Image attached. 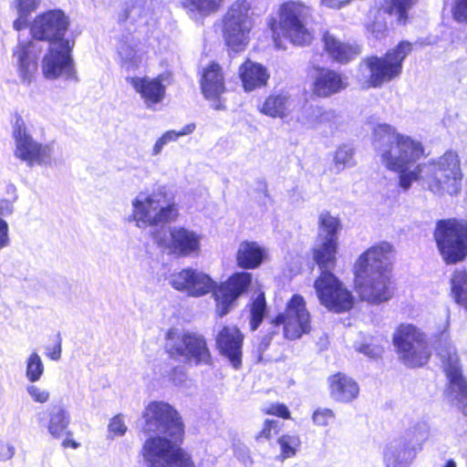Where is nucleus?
Segmentation results:
<instances>
[{"label": "nucleus", "mask_w": 467, "mask_h": 467, "mask_svg": "<svg viewBox=\"0 0 467 467\" xmlns=\"http://www.w3.org/2000/svg\"><path fill=\"white\" fill-rule=\"evenodd\" d=\"M252 275L247 272L236 273L227 281L215 286L213 280L203 272L185 268L172 273L169 284L176 290L192 296H202L213 291L216 302V313L220 317L228 314L236 299L248 288Z\"/></svg>", "instance_id": "f257e3e1"}, {"label": "nucleus", "mask_w": 467, "mask_h": 467, "mask_svg": "<svg viewBox=\"0 0 467 467\" xmlns=\"http://www.w3.org/2000/svg\"><path fill=\"white\" fill-rule=\"evenodd\" d=\"M391 245L387 242L368 248L356 263V290L361 300L379 305L394 292L391 281Z\"/></svg>", "instance_id": "f03ea898"}, {"label": "nucleus", "mask_w": 467, "mask_h": 467, "mask_svg": "<svg viewBox=\"0 0 467 467\" xmlns=\"http://www.w3.org/2000/svg\"><path fill=\"white\" fill-rule=\"evenodd\" d=\"M373 146L381 162L389 171L399 174V185L408 191L411 187L410 174L415 173L414 163L423 155L420 142L396 132L394 127L382 123L373 130Z\"/></svg>", "instance_id": "7ed1b4c3"}, {"label": "nucleus", "mask_w": 467, "mask_h": 467, "mask_svg": "<svg viewBox=\"0 0 467 467\" xmlns=\"http://www.w3.org/2000/svg\"><path fill=\"white\" fill-rule=\"evenodd\" d=\"M337 242L317 240L314 248V260L319 267L320 275L314 287L320 303L327 309L341 313L349 310L354 302L351 293L333 274L336 266Z\"/></svg>", "instance_id": "20e7f679"}, {"label": "nucleus", "mask_w": 467, "mask_h": 467, "mask_svg": "<svg viewBox=\"0 0 467 467\" xmlns=\"http://www.w3.org/2000/svg\"><path fill=\"white\" fill-rule=\"evenodd\" d=\"M462 179L458 155L447 151L436 160L415 166V173L410 174L411 184L418 182L436 195L457 194Z\"/></svg>", "instance_id": "39448f33"}, {"label": "nucleus", "mask_w": 467, "mask_h": 467, "mask_svg": "<svg viewBox=\"0 0 467 467\" xmlns=\"http://www.w3.org/2000/svg\"><path fill=\"white\" fill-rule=\"evenodd\" d=\"M131 218L140 228L174 222L179 215L177 205L165 186L140 192L131 201Z\"/></svg>", "instance_id": "423d86ee"}, {"label": "nucleus", "mask_w": 467, "mask_h": 467, "mask_svg": "<svg viewBox=\"0 0 467 467\" xmlns=\"http://www.w3.org/2000/svg\"><path fill=\"white\" fill-rule=\"evenodd\" d=\"M143 432L150 437L145 441L141 454L148 441L160 440L169 443L172 449L182 451L177 444L183 434V424L178 412L163 401L150 402L143 411Z\"/></svg>", "instance_id": "0eeeda50"}, {"label": "nucleus", "mask_w": 467, "mask_h": 467, "mask_svg": "<svg viewBox=\"0 0 467 467\" xmlns=\"http://www.w3.org/2000/svg\"><path fill=\"white\" fill-rule=\"evenodd\" d=\"M411 50V44L403 41L383 57L370 56L363 58L359 64L362 87L380 88L384 83L399 78L402 73L403 61Z\"/></svg>", "instance_id": "6e6552de"}, {"label": "nucleus", "mask_w": 467, "mask_h": 467, "mask_svg": "<svg viewBox=\"0 0 467 467\" xmlns=\"http://www.w3.org/2000/svg\"><path fill=\"white\" fill-rule=\"evenodd\" d=\"M449 314L446 317L444 329L440 333L436 351L443 370L449 380L447 395L467 415V382L462 377V365L455 347L452 345L449 334Z\"/></svg>", "instance_id": "1a4fd4ad"}, {"label": "nucleus", "mask_w": 467, "mask_h": 467, "mask_svg": "<svg viewBox=\"0 0 467 467\" xmlns=\"http://www.w3.org/2000/svg\"><path fill=\"white\" fill-rule=\"evenodd\" d=\"M433 236L441 258L447 265L462 262L467 257L466 220H439Z\"/></svg>", "instance_id": "9d476101"}, {"label": "nucleus", "mask_w": 467, "mask_h": 467, "mask_svg": "<svg viewBox=\"0 0 467 467\" xmlns=\"http://www.w3.org/2000/svg\"><path fill=\"white\" fill-rule=\"evenodd\" d=\"M166 339V350L171 358L195 366L212 364V355L203 335L171 329Z\"/></svg>", "instance_id": "9b49d317"}, {"label": "nucleus", "mask_w": 467, "mask_h": 467, "mask_svg": "<svg viewBox=\"0 0 467 467\" xmlns=\"http://www.w3.org/2000/svg\"><path fill=\"white\" fill-rule=\"evenodd\" d=\"M281 328L284 337L291 340L299 338L303 334L310 331V314L303 296L294 295L288 301L285 312L280 313L271 321L267 336L264 339L265 346Z\"/></svg>", "instance_id": "f8f14e48"}, {"label": "nucleus", "mask_w": 467, "mask_h": 467, "mask_svg": "<svg viewBox=\"0 0 467 467\" xmlns=\"http://www.w3.org/2000/svg\"><path fill=\"white\" fill-rule=\"evenodd\" d=\"M251 3L236 0L228 8L223 17V34L228 47L240 52L248 45L250 32L254 26Z\"/></svg>", "instance_id": "ddd939ff"}, {"label": "nucleus", "mask_w": 467, "mask_h": 467, "mask_svg": "<svg viewBox=\"0 0 467 467\" xmlns=\"http://www.w3.org/2000/svg\"><path fill=\"white\" fill-rule=\"evenodd\" d=\"M12 138L15 143L14 156L25 162L27 167L42 166L50 163L53 146L43 144L33 138L25 120L16 116L12 127Z\"/></svg>", "instance_id": "4468645a"}, {"label": "nucleus", "mask_w": 467, "mask_h": 467, "mask_svg": "<svg viewBox=\"0 0 467 467\" xmlns=\"http://www.w3.org/2000/svg\"><path fill=\"white\" fill-rule=\"evenodd\" d=\"M393 344L400 358L410 367L424 365L431 356L426 335L410 324H401L397 328Z\"/></svg>", "instance_id": "2eb2a0df"}, {"label": "nucleus", "mask_w": 467, "mask_h": 467, "mask_svg": "<svg viewBox=\"0 0 467 467\" xmlns=\"http://www.w3.org/2000/svg\"><path fill=\"white\" fill-rule=\"evenodd\" d=\"M75 42L70 40L57 41L49 45L42 59V73L47 79L77 80V72L72 57Z\"/></svg>", "instance_id": "dca6fc26"}, {"label": "nucleus", "mask_w": 467, "mask_h": 467, "mask_svg": "<svg viewBox=\"0 0 467 467\" xmlns=\"http://www.w3.org/2000/svg\"><path fill=\"white\" fill-rule=\"evenodd\" d=\"M155 243L176 257L198 255L201 252L202 235L182 226L169 227L168 234L157 232L153 234Z\"/></svg>", "instance_id": "f3484780"}, {"label": "nucleus", "mask_w": 467, "mask_h": 467, "mask_svg": "<svg viewBox=\"0 0 467 467\" xmlns=\"http://www.w3.org/2000/svg\"><path fill=\"white\" fill-rule=\"evenodd\" d=\"M308 14V7L299 3L290 2L281 6L280 27L284 36L295 45H306L312 39V35L306 26Z\"/></svg>", "instance_id": "a211bd4d"}, {"label": "nucleus", "mask_w": 467, "mask_h": 467, "mask_svg": "<svg viewBox=\"0 0 467 467\" xmlns=\"http://www.w3.org/2000/svg\"><path fill=\"white\" fill-rule=\"evenodd\" d=\"M144 461L148 467H194L187 453L172 449L169 443L157 439L146 443Z\"/></svg>", "instance_id": "6ab92c4d"}, {"label": "nucleus", "mask_w": 467, "mask_h": 467, "mask_svg": "<svg viewBox=\"0 0 467 467\" xmlns=\"http://www.w3.org/2000/svg\"><path fill=\"white\" fill-rule=\"evenodd\" d=\"M69 20L60 10H51L37 16L31 26L30 31L36 40L54 42L66 40L65 34L68 28Z\"/></svg>", "instance_id": "aec40b11"}, {"label": "nucleus", "mask_w": 467, "mask_h": 467, "mask_svg": "<svg viewBox=\"0 0 467 467\" xmlns=\"http://www.w3.org/2000/svg\"><path fill=\"white\" fill-rule=\"evenodd\" d=\"M41 47L36 41H19L13 50V57L20 82L29 86L37 71V58Z\"/></svg>", "instance_id": "412c9836"}, {"label": "nucleus", "mask_w": 467, "mask_h": 467, "mask_svg": "<svg viewBox=\"0 0 467 467\" xmlns=\"http://www.w3.org/2000/svg\"><path fill=\"white\" fill-rule=\"evenodd\" d=\"M201 88L206 99L212 102L211 106L215 110L224 109L221 96L225 91L224 77L221 67L212 63L203 71Z\"/></svg>", "instance_id": "4be33fe9"}, {"label": "nucleus", "mask_w": 467, "mask_h": 467, "mask_svg": "<svg viewBox=\"0 0 467 467\" xmlns=\"http://www.w3.org/2000/svg\"><path fill=\"white\" fill-rule=\"evenodd\" d=\"M244 337L235 327H224L217 335L216 344L222 355L226 357L234 368L242 364Z\"/></svg>", "instance_id": "5701e85b"}, {"label": "nucleus", "mask_w": 467, "mask_h": 467, "mask_svg": "<svg viewBox=\"0 0 467 467\" xmlns=\"http://www.w3.org/2000/svg\"><path fill=\"white\" fill-rule=\"evenodd\" d=\"M313 79V92L322 98L336 94L348 86L341 74L328 68L316 69Z\"/></svg>", "instance_id": "b1692460"}, {"label": "nucleus", "mask_w": 467, "mask_h": 467, "mask_svg": "<svg viewBox=\"0 0 467 467\" xmlns=\"http://www.w3.org/2000/svg\"><path fill=\"white\" fill-rule=\"evenodd\" d=\"M127 81L140 95L148 109L162 101L166 88L160 78H127Z\"/></svg>", "instance_id": "393cba45"}, {"label": "nucleus", "mask_w": 467, "mask_h": 467, "mask_svg": "<svg viewBox=\"0 0 467 467\" xmlns=\"http://www.w3.org/2000/svg\"><path fill=\"white\" fill-rule=\"evenodd\" d=\"M323 42L328 57L340 64L348 63L361 53L358 45L342 42L328 32L324 34Z\"/></svg>", "instance_id": "a878e982"}, {"label": "nucleus", "mask_w": 467, "mask_h": 467, "mask_svg": "<svg viewBox=\"0 0 467 467\" xmlns=\"http://www.w3.org/2000/svg\"><path fill=\"white\" fill-rule=\"evenodd\" d=\"M239 77L244 89L250 92L265 87L269 78V74L265 67L247 59L239 67Z\"/></svg>", "instance_id": "bb28decb"}, {"label": "nucleus", "mask_w": 467, "mask_h": 467, "mask_svg": "<svg viewBox=\"0 0 467 467\" xmlns=\"http://www.w3.org/2000/svg\"><path fill=\"white\" fill-rule=\"evenodd\" d=\"M328 382L330 395L337 401L349 402L358 395L359 388L357 382L345 374L333 375Z\"/></svg>", "instance_id": "cd10ccee"}, {"label": "nucleus", "mask_w": 467, "mask_h": 467, "mask_svg": "<svg viewBox=\"0 0 467 467\" xmlns=\"http://www.w3.org/2000/svg\"><path fill=\"white\" fill-rule=\"evenodd\" d=\"M294 100L286 91L271 93L259 108L260 111L272 118H285L292 109Z\"/></svg>", "instance_id": "c85d7f7f"}, {"label": "nucleus", "mask_w": 467, "mask_h": 467, "mask_svg": "<svg viewBox=\"0 0 467 467\" xmlns=\"http://www.w3.org/2000/svg\"><path fill=\"white\" fill-rule=\"evenodd\" d=\"M265 255V251L256 242H242L236 252L237 265L244 269L258 267Z\"/></svg>", "instance_id": "c756f323"}, {"label": "nucleus", "mask_w": 467, "mask_h": 467, "mask_svg": "<svg viewBox=\"0 0 467 467\" xmlns=\"http://www.w3.org/2000/svg\"><path fill=\"white\" fill-rule=\"evenodd\" d=\"M404 439L396 440L389 443L384 451V460L387 467H398L412 457L414 451L408 447Z\"/></svg>", "instance_id": "7c9ffc66"}, {"label": "nucleus", "mask_w": 467, "mask_h": 467, "mask_svg": "<svg viewBox=\"0 0 467 467\" xmlns=\"http://www.w3.org/2000/svg\"><path fill=\"white\" fill-rule=\"evenodd\" d=\"M48 432L55 438L61 436L69 423V416L61 406H54L49 410Z\"/></svg>", "instance_id": "2f4dec72"}, {"label": "nucleus", "mask_w": 467, "mask_h": 467, "mask_svg": "<svg viewBox=\"0 0 467 467\" xmlns=\"http://www.w3.org/2000/svg\"><path fill=\"white\" fill-rule=\"evenodd\" d=\"M430 437V427L425 421H419L411 426L406 432L404 441L414 451L420 449V446Z\"/></svg>", "instance_id": "473e14b6"}, {"label": "nucleus", "mask_w": 467, "mask_h": 467, "mask_svg": "<svg viewBox=\"0 0 467 467\" xmlns=\"http://www.w3.org/2000/svg\"><path fill=\"white\" fill-rule=\"evenodd\" d=\"M340 228L339 220L327 212L319 215L318 240H330L337 242V232Z\"/></svg>", "instance_id": "72a5a7b5"}, {"label": "nucleus", "mask_w": 467, "mask_h": 467, "mask_svg": "<svg viewBox=\"0 0 467 467\" xmlns=\"http://www.w3.org/2000/svg\"><path fill=\"white\" fill-rule=\"evenodd\" d=\"M451 283V295L455 303L467 307V271L456 270Z\"/></svg>", "instance_id": "f704fd0d"}, {"label": "nucleus", "mask_w": 467, "mask_h": 467, "mask_svg": "<svg viewBox=\"0 0 467 467\" xmlns=\"http://www.w3.org/2000/svg\"><path fill=\"white\" fill-rule=\"evenodd\" d=\"M45 366L37 352L33 351L26 359V378L30 383L40 380L44 375Z\"/></svg>", "instance_id": "c9c22d12"}, {"label": "nucleus", "mask_w": 467, "mask_h": 467, "mask_svg": "<svg viewBox=\"0 0 467 467\" xmlns=\"http://www.w3.org/2000/svg\"><path fill=\"white\" fill-rule=\"evenodd\" d=\"M265 297L263 293H260L250 305V327L252 330H256L260 326L265 317Z\"/></svg>", "instance_id": "e433bc0d"}, {"label": "nucleus", "mask_w": 467, "mask_h": 467, "mask_svg": "<svg viewBox=\"0 0 467 467\" xmlns=\"http://www.w3.org/2000/svg\"><path fill=\"white\" fill-rule=\"evenodd\" d=\"M119 55L121 58L122 67L126 68L127 70H134L138 68L141 61L138 50L127 43H122L119 45Z\"/></svg>", "instance_id": "4c0bfd02"}, {"label": "nucleus", "mask_w": 467, "mask_h": 467, "mask_svg": "<svg viewBox=\"0 0 467 467\" xmlns=\"http://www.w3.org/2000/svg\"><path fill=\"white\" fill-rule=\"evenodd\" d=\"M277 442L280 446L283 459L294 457L301 444L300 438L297 434L282 435L278 438Z\"/></svg>", "instance_id": "58836bf2"}, {"label": "nucleus", "mask_w": 467, "mask_h": 467, "mask_svg": "<svg viewBox=\"0 0 467 467\" xmlns=\"http://www.w3.org/2000/svg\"><path fill=\"white\" fill-rule=\"evenodd\" d=\"M13 211L14 208L8 202L0 204V217L10 215L13 213ZM10 244L8 223L4 219L0 218V250L9 246Z\"/></svg>", "instance_id": "ea45409f"}, {"label": "nucleus", "mask_w": 467, "mask_h": 467, "mask_svg": "<svg viewBox=\"0 0 467 467\" xmlns=\"http://www.w3.org/2000/svg\"><path fill=\"white\" fill-rule=\"evenodd\" d=\"M223 0H183V5L191 11L208 15L215 12Z\"/></svg>", "instance_id": "a19ab883"}, {"label": "nucleus", "mask_w": 467, "mask_h": 467, "mask_svg": "<svg viewBox=\"0 0 467 467\" xmlns=\"http://www.w3.org/2000/svg\"><path fill=\"white\" fill-rule=\"evenodd\" d=\"M418 0H390L389 13L398 16L400 23L405 24L408 18V11Z\"/></svg>", "instance_id": "79ce46f5"}, {"label": "nucleus", "mask_w": 467, "mask_h": 467, "mask_svg": "<svg viewBox=\"0 0 467 467\" xmlns=\"http://www.w3.org/2000/svg\"><path fill=\"white\" fill-rule=\"evenodd\" d=\"M335 165L338 170L350 167L354 164L353 149L350 146H340L335 153Z\"/></svg>", "instance_id": "37998d69"}, {"label": "nucleus", "mask_w": 467, "mask_h": 467, "mask_svg": "<svg viewBox=\"0 0 467 467\" xmlns=\"http://www.w3.org/2000/svg\"><path fill=\"white\" fill-rule=\"evenodd\" d=\"M128 431L125 424L124 416L122 414L115 415L110 419L108 425L109 437L114 439L115 437H122Z\"/></svg>", "instance_id": "c03bdc74"}, {"label": "nucleus", "mask_w": 467, "mask_h": 467, "mask_svg": "<svg viewBox=\"0 0 467 467\" xmlns=\"http://www.w3.org/2000/svg\"><path fill=\"white\" fill-rule=\"evenodd\" d=\"M281 428V421L278 420H265L264 422L263 429L261 431L256 435V439H265L269 440L274 435L277 434L279 430Z\"/></svg>", "instance_id": "a18cd8bd"}, {"label": "nucleus", "mask_w": 467, "mask_h": 467, "mask_svg": "<svg viewBox=\"0 0 467 467\" xmlns=\"http://www.w3.org/2000/svg\"><path fill=\"white\" fill-rule=\"evenodd\" d=\"M41 0H15L14 7L17 14L30 16L39 7Z\"/></svg>", "instance_id": "49530a36"}, {"label": "nucleus", "mask_w": 467, "mask_h": 467, "mask_svg": "<svg viewBox=\"0 0 467 467\" xmlns=\"http://www.w3.org/2000/svg\"><path fill=\"white\" fill-rule=\"evenodd\" d=\"M302 118V122L309 127H315L317 124H320L321 107L310 106L306 108Z\"/></svg>", "instance_id": "de8ad7c7"}, {"label": "nucleus", "mask_w": 467, "mask_h": 467, "mask_svg": "<svg viewBox=\"0 0 467 467\" xmlns=\"http://www.w3.org/2000/svg\"><path fill=\"white\" fill-rule=\"evenodd\" d=\"M26 392L35 402L38 403L47 402L50 397L48 390L34 384H30L26 387Z\"/></svg>", "instance_id": "09e8293b"}, {"label": "nucleus", "mask_w": 467, "mask_h": 467, "mask_svg": "<svg viewBox=\"0 0 467 467\" xmlns=\"http://www.w3.org/2000/svg\"><path fill=\"white\" fill-rule=\"evenodd\" d=\"M195 124L189 123L182 127L180 130H168L162 134L164 139L168 141V143L172 141H177L180 137L186 136L192 134L195 130Z\"/></svg>", "instance_id": "8fccbe9b"}, {"label": "nucleus", "mask_w": 467, "mask_h": 467, "mask_svg": "<svg viewBox=\"0 0 467 467\" xmlns=\"http://www.w3.org/2000/svg\"><path fill=\"white\" fill-rule=\"evenodd\" d=\"M335 417L334 412L329 409H317L312 415L313 422L317 426H327L331 419Z\"/></svg>", "instance_id": "3c124183"}, {"label": "nucleus", "mask_w": 467, "mask_h": 467, "mask_svg": "<svg viewBox=\"0 0 467 467\" xmlns=\"http://www.w3.org/2000/svg\"><path fill=\"white\" fill-rule=\"evenodd\" d=\"M452 16L457 22L467 23V0L454 1Z\"/></svg>", "instance_id": "603ef678"}, {"label": "nucleus", "mask_w": 467, "mask_h": 467, "mask_svg": "<svg viewBox=\"0 0 467 467\" xmlns=\"http://www.w3.org/2000/svg\"><path fill=\"white\" fill-rule=\"evenodd\" d=\"M265 413L275 415L283 419L290 418V411L288 408L284 404H271L266 410Z\"/></svg>", "instance_id": "864d4df0"}, {"label": "nucleus", "mask_w": 467, "mask_h": 467, "mask_svg": "<svg viewBox=\"0 0 467 467\" xmlns=\"http://www.w3.org/2000/svg\"><path fill=\"white\" fill-rule=\"evenodd\" d=\"M15 447L8 441L0 440V461L10 460L15 454Z\"/></svg>", "instance_id": "5fc2aeb1"}, {"label": "nucleus", "mask_w": 467, "mask_h": 467, "mask_svg": "<svg viewBox=\"0 0 467 467\" xmlns=\"http://www.w3.org/2000/svg\"><path fill=\"white\" fill-rule=\"evenodd\" d=\"M234 456L245 466H250L253 462L249 450L245 446H236L234 448Z\"/></svg>", "instance_id": "6e6d98bb"}, {"label": "nucleus", "mask_w": 467, "mask_h": 467, "mask_svg": "<svg viewBox=\"0 0 467 467\" xmlns=\"http://www.w3.org/2000/svg\"><path fill=\"white\" fill-rule=\"evenodd\" d=\"M386 29V24L381 22H374L368 26V30L373 35L375 38L383 37L385 36Z\"/></svg>", "instance_id": "4d7b16f0"}, {"label": "nucleus", "mask_w": 467, "mask_h": 467, "mask_svg": "<svg viewBox=\"0 0 467 467\" xmlns=\"http://www.w3.org/2000/svg\"><path fill=\"white\" fill-rule=\"evenodd\" d=\"M358 350L365 355H367L369 358H377L379 357L382 353V348L377 346H370V345H363L361 346Z\"/></svg>", "instance_id": "13d9d810"}, {"label": "nucleus", "mask_w": 467, "mask_h": 467, "mask_svg": "<svg viewBox=\"0 0 467 467\" xmlns=\"http://www.w3.org/2000/svg\"><path fill=\"white\" fill-rule=\"evenodd\" d=\"M337 119V114L334 109H326L321 108L320 124L333 122Z\"/></svg>", "instance_id": "bf43d9fd"}, {"label": "nucleus", "mask_w": 467, "mask_h": 467, "mask_svg": "<svg viewBox=\"0 0 467 467\" xmlns=\"http://www.w3.org/2000/svg\"><path fill=\"white\" fill-rule=\"evenodd\" d=\"M321 5L329 7V8H335V9H340L347 5H348L351 0H320Z\"/></svg>", "instance_id": "052dcab7"}, {"label": "nucleus", "mask_w": 467, "mask_h": 467, "mask_svg": "<svg viewBox=\"0 0 467 467\" xmlns=\"http://www.w3.org/2000/svg\"><path fill=\"white\" fill-rule=\"evenodd\" d=\"M28 26V16L17 14V18L13 23V27L16 31L26 28Z\"/></svg>", "instance_id": "680f3d73"}, {"label": "nucleus", "mask_w": 467, "mask_h": 467, "mask_svg": "<svg viewBox=\"0 0 467 467\" xmlns=\"http://www.w3.org/2000/svg\"><path fill=\"white\" fill-rule=\"evenodd\" d=\"M61 352H62V346H61V339L58 337L57 343L54 346L52 349H48L47 356L52 360H58L61 358Z\"/></svg>", "instance_id": "e2e57ef3"}, {"label": "nucleus", "mask_w": 467, "mask_h": 467, "mask_svg": "<svg viewBox=\"0 0 467 467\" xmlns=\"http://www.w3.org/2000/svg\"><path fill=\"white\" fill-rule=\"evenodd\" d=\"M136 9L137 7L132 5V6H127V8L125 10H123V12L119 15V19L122 22L128 20L129 18H135V16H136Z\"/></svg>", "instance_id": "0e129e2a"}, {"label": "nucleus", "mask_w": 467, "mask_h": 467, "mask_svg": "<svg viewBox=\"0 0 467 467\" xmlns=\"http://www.w3.org/2000/svg\"><path fill=\"white\" fill-rule=\"evenodd\" d=\"M167 144H168V141L164 139V137H163V136H161V138H159V139L157 140V141L155 142V144L153 145V148H152V155H153V156H157V155H159V154L161 152V150H162L163 147H164L165 145H167Z\"/></svg>", "instance_id": "69168bd1"}, {"label": "nucleus", "mask_w": 467, "mask_h": 467, "mask_svg": "<svg viewBox=\"0 0 467 467\" xmlns=\"http://www.w3.org/2000/svg\"><path fill=\"white\" fill-rule=\"evenodd\" d=\"M260 186H261V191L263 192V193L265 194V197H268V194H267V189H266V185L265 183L262 182L260 183Z\"/></svg>", "instance_id": "338daca9"}, {"label": "nucleus", "mask_w": 467, "mask_h": 467, "mask_svg": "<svg viewBox=\"0 0 467 467\" xmlns=\"http://www.w3.org/2000/svg\"><path fill=\"white\" fill-rule=\"evenodd\" d=\"M443 467H456V462L453 460H449Z\"/></svg>", "instance_id": "774afa93"}]
</instances>
